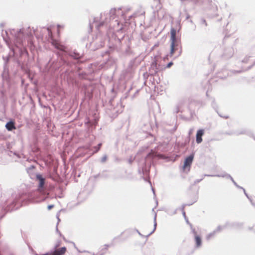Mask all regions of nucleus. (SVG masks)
<instances>
[{"label":"nucleus","instance_id":"9","mask_svg":"<svg viewBox=\"0 0 255 255\" xmlns=\"http://www.w3.org/2000/svg\"><path fill=\"white\" fill-rule=\"evenodd\" d=\"M173 65V63L172 62H169L167 65V68H170L172 65Z\"/></svg>","mask_w":255,"mask_h":255},{"label":"nucleus","instance_id":"3","mask_svg":"<svg viewBox=\"0 0 255 255\" xmlns=\"http://www.w3.org/2000/svg\"><path fill=\"white\" fill-rule=\"evenodd\" d=\"M204 130L199 129L197 131L196 133V142L197 143H200L202 141V136L204 134Z\"/></svg>","mask_w":255,"mask_h":255},{"label":"nucleus","instance_id":"14","mask_svg":"<svg viewBox=\"0 0 255 255\" xmlns=\"http://www.w3.org/2000/svg\"><path fill=\"white\" fill-rule=\"evenodd\" d=\"M192 133V131H190L189 134H190Z\"/></svg>","mask_w":255,"mask_h":255},{"label":"nucleus","instance_id":"4","mask_svg":"<svg viewBox=\"0 0 255 255\" xmlns=\"http://www.w3.org/2000/svg\"><path fill=\"white\" fill-rule=\"evenodd\" d=\"M67 249L65 247H62L56 250L53 253L54 255H63L66 252Z\"/></svg>","mask_w":255,"mask_h":255},{"label":"nucleus","instance_id":"12","mask_svg":"<svg viewBox=\"0 0 255 255\" xmlns=\"http://www.w3.org/2000/svg\"><path fill=\"white\" fill-rule=\"evenodd\" d=\"M106 159H107V157H104L102 159V161H105L106 160Z\"/></svg>","mask_w":255,"mask_h":255},{"label":"nucleus","instance_id":"10","mask_svg":"<svg viewBox=\"0 0 255 255\" xmlns=\"http://www.w3.org/2000/svg\"><path fill=\"white\" fill-rule=\"evenodd\" d=\"M86 255H94V254L91 253V252H87L86 254Z\"/></svg>","mask_w":255,"mask_h":255},{"label":"nucleus","instance_id":"13","mask_svg":"<svg viewBox=\"0 0 255 255\" xmlns=\"http://www.w3.org/2000/svg\"><path fill=\"white\" fill-rule=\"evenodd\" d=\"M108 246H105V247L104 248V249L106 250H108Z\"/></svg>","mask_w":255,"mask_h":255},{"label":"nucleus","instance_id":"1","mask_svg":"<svg viewBox=\"0 0 255 255\" xmlns=\"http://www.w3.org/2000/svg\"><path fill=\"white\" fill-rule=\"evenodd\" d=\"M171 50H170V55L172 56L174 53L175 51L176 50V48L175 47L177 46V44L176 43V31L174 29H172L171 31Z\"/></svg>","mask_w":255,"mask_h":255},{"label":"nucleus","instance_id":"11","mask_svg":"<svg viewBox=\"0 0 255 255\" xmlns=\"http://www.w3.org/2000/svg\"><path fill=\"white\" fill-rule=\"evenodd\" d=\"M53 205H49L48 206V210H50L51 208H52L53 207Z\"/></svg>","mask_w":255,"mask_h":255},{"label":"nucleus","instance_id":"8","mask_svg":"<svg viewBox=\"0 0 255 255\" xmlns=\"http://www.w3.org/2000/svg\"><path fill=\"white\" fill-rule=\"evenodd\" d=\"M101 145H102V144L100 143L98 145L97 147H95V148H96V150L95 152H97L100 149Z\"/></svg>","mask_w":255,"mask_h":255},{"label":"nucleus","instance_id":"5","mask_svg":"<svg viewBox=\"0 0 255 255\" xmlns=\"http://www.w3.org/2000/svg\"><path fill=\"white\" fill-rule=\"evenodd\" d=\"M5 127L6 129L9 131H11L12 129H15L16 128L14 126V123L11 121L8 122L6 124Z\"/></svg>","mask_w":255,"mask_h":255},{"label":"nucleus","instance_id":"6","mask_svg":"<svg viewBox=\"0 0 255 255\" xmlns=\"http://www.w3.org/2000/svg\"><path fill=\"white\" fill-rule=\"evenodd\" d=\"M195 241L196 243V247L197 248H199L201 246L202 244V240L201 237L197 235L196 233L195 235Z\"/></svg>","mask_w":255,"mask_h":255},{"label":"nucleus","instance_id":"7","mask_svg":"<svg viewBox=\"0 0 255 255\" xmlns=\"http://www.w3.org/2000/svg\"><path fill=\"white\" fill-rule=\"evenodd\" d=\"M36 178L39 181V188H42L44 184V179L42 177L41 175H37Z\"/></svg>","mask_w":255,"mask_h":255},{"label":"nucleus","instance_id":"2","mask_svg":"<svg viewBox=\"0 0 255 255\" xmlns=\"http://www.w3.org/2000/svg\"><path fill=\"white\" fill-rule=\"evenodd\" d=\"M194 159V154H192L189 156L187 157L184 161L183 166V170L184 171H189L191 164Z\"/></svg>","mask_w":255,"mask_h":255}]
</instances>
